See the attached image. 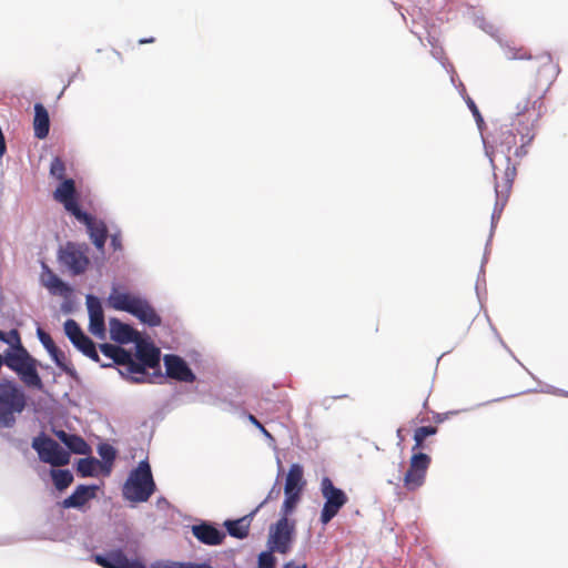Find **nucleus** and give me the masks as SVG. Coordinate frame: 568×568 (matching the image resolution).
I'll use <instances>...</instances> for the list:
<instances>
[{"label":"nucleus","instance_id":"obj_1","mask_svg":"<svg viewBox=\"0 0 568 568\" xmlns=\"http://www.w3.org/2000/svg\"><path fill=\"white\" fill-rule=\"evenodd\" d=\"M144 532L125 520H115L104 535L102 551H93L89 560L101 568H151L143 556Z\"/></svg>","mask_w":568,"mask_h":568},{"label":"nucleus","instance_id":"obj_2","mask_svg":"<svg viewBox=\"0 0 568 568\" xmlns=\"http://www.w3.org/2000/svg\"><path fill=\"white\" fill-rule=\"evenodd\" d=\"M161 352L146 338L134 342L129 349L128 367H124V381L130 384H163L165 375L160 365Z\"/></svg>","mask_w":568,"mask_h":568},{"label":"nucleus","instance_id":"obj_3","mask_svg":"<svg viewBox=\"0 0 568 568\" xmlns=\"http://www.w3.org/2000/svg\"><path fill=\"white\" fill-rule=\"evenodd\" d=\"M510 125L501 124L494 133L481 136V142L485 155L488 158L490 166L494 172V178L497 180V161L505 163L504 180L507 184V190H511L513 183L517 175V164L511 163L510 152L517 143V134Z\"/></svg>","mask_w":568,"mask_h":568},{"label":"nucleus","instance_id":"obj_4","mask_svg":"<svg viewBox=\"0 0 568 568\" xmlns=\"http://www.w3.org/2000/svg\"><path fill=\"white\" fill-rule=\"evenodd\" d=\"M31 447L37 452L40 462L54 466L67 465L71 454L84 455L90 449L85 439L78 434L70 435L65 445L62 446L44 432H40L32 438Z\"/></svg>","mask_w":568,"mask_h":568},{"label":"nucleus","instance_id":"obj_5","mask_svg":"<svg viewBox=\"0 0 568 568\" xmlns=\"http://www.w3.org/2000/svg\"><path fill=\"white\" fill-rule=\"evenodd\" d=\"M28 395L23 385L13 377L0 379V429L12 428L26 409Z\"/></svg>","mask_w":568,"mask_h":568},{"label":"nucleus","instance_id":"obj_6","mask_svg":"<svg viewBox=\"0 0 568 568\" xmlns=\"http://www.w3.org/2000/svg\"><path fill=\"white\" fill-rule=\"evenodd\" d=\"M6 357L8 358L7 367L18 376L26 387L38 392L44 390V384L38 372L41 362L24 345L16 348L7 347Z\"/></svg>","mask_w":568,"mask_h":568},{"label":"nucleus","instance_id":"obj_7","mask_svg":"<svg viewBox=\"0 0 568 568\" xmlns=\"http://www.w3.org/2000/svg\"><path fill=\"white\" fill-rule=\"evenodd\" d=\"M156 489L149 458L145 457L129 471L122 485V496L130 503L141 504L146 503Z\"/></svg>","mask_w":568,"mask_h":568},{"label":"nucleus","instance_id":"obj_8","mask_svg":"<svg viewBox=\"0 0 568 568\" xmlns=\"http://www.w3.org/2000/svg\"><path fill=\"white\" fill-rule=\"evenodd\" d=\"M320 490L324 498V504L318 520L323 526H326L348 503V496L342 488L335 486L332 478L328 476L322 477Z\"/></svg>","mask_w":568,"mask_h":568},{"label":"nucleus","instance_id":"obj_9","mask_svg":"<svg viewBox=\"0 0 568 568\" xmlns=\"http://www.w3.org/2000/svg\"><path fill=\"white\" fill-rule=\"evenodd\" d=\"M295 537V519L280 516L275 523L270 525L266 547L275 549L281 555H286L291 551Z\"/></svg>","mask_w":568,"mask_h":568},{"label":"nucleus","instance_id":"obj_10","mask_svg":"<svg viewBox=\"0 0 568 568\" xmlns=\"http://www.w3.org/2000/svg\"><path fill=\"white\" fill-rule=\"evenodd\" d=\"M89 251L90 247L87 243L68 241L64 246H59L57 260L70 274L80 275L90 264Z\"/></svg>","mask_w":568,"mask_h":568},{"label":"nucleus","instance_id":"obj_11","mask_svg":"<svg viewBox=\"0 0 568 568\" xmlns=\"http://www.w3.org/2000/svg\"><path fill=\"white\" fill-rule=\"evenodd\" d=\"M102 485L78 484L71 494L58 503L62 509H75L82 514L91 509L92 501L98 498Z\"/></svg>","mask_w":568,"mask_h":568},{"label":"nucleus","instance_id":"obj_12","mask_svg":"<svg viewBox=\"0 0 568 568\" xmlns=\"http://www.w3.org/2000/svg\"><path fill=\"white\" fill-rule=\"evenodd\" d=\"M430 464L432 457L428 454L410 455L408 469L403 477V485L406 490L415 491L425 484Z\"/></svg>","mask_w":568,"mask_h":568},{"label":"nucleus","instance_id":"obj_13","mask_svg":"<svg viewBox=\"0 0 568 568\" xmlns=\"http://www.w3.org/2000/svg\"><path fill=\"white\" fill-rule=\"evenodd\" d=\"M85 306L89 316V333L98 339L104 341L106 337L104 301L93 293H88L85 295Z\"/></svg>","mask_w":568,"mask_h":568},{"label":"nucleus","instance_id":"obj_14","mask_svg":"<svg viewBox=\"0 0 568 568\" xmlns=\"http://www.w3.org/2000/svg\"><path fill=\"white\" fill-rule=\"evenodd\" d=\"M194 538L205 546H220L226 538L224 529L215 521L199 519L190 526Z\"/></svg>","mask_w":568,"mask_h":568},{"label":"nucleus","instance_id":"obj_15","mask_svg":"<svg viewBox=\"0 0 568 568\" xmlns=\"http://www.w3.org/2000/svg\"><path fill=\"white\" fill-rule=\"evenodd\" d=\"M165 379L173 378L183 383H192L196 379V375L191 368L189 362L178 354H165L163 357Z\"/></svg>","mask_w":568,"mask_h":568},{"label":"nucleus","instance_id":"obj_16","mask_svg":"<svg viewBox=\"0 0 568 568\" xmlns=\"http://www.w3.org/2000/svg\"><path fill=\"white\" fill-rule=\"evenodd\" d=\"M101 352L103 356L111 359L109 363H104L100 359L99 365L102 368H114L119 373L120 377L124 379V367H128L129 349L122 347L119 344L101 343L98 344V352Z\"/></svg>","mask_w":568,"mask_h":568},{"label":"nucleus","instance_id":"obj_17","mask_svg":"<svg viewBox=\"0 0 568 568\" xmlns=\"http://www.w3.org/2000/svg\"><path fill=\"white\" fill-rule=\"evenodd\" d=\"M141 295L123 288L118 283H112L111 291L104 303L112 310L130 314Z\"/></svg>","mask_w":568,"mask_h":568},{"label":"nucleus","instance_id":"obj_18","mask_svg":"<svg viewBox=\"0 0 568 568\" xmlns=\"http://www.w3.org/2000/svg\"><path fill=\"white\" fill-rule=\"evenodd\" d=\"M130 315L149 327H159L162 325L161 315L144 295H141V297L136 300Z\"/></svg>","mask_w":568,"mask_h":568},{"label":"nucleus","instance_id":"obj_19","mask_svg":"<svg viewBox=\"0 0 568 568\" xmlns=\"http://www.w3.org/2000/svg\"><path fill=\"white\" fill-rule=\"evenodd\" d=\"M87 229L89 239L95 250L100 253L102 263L105 260V241L109 235V229L106 223L101 219L89 220L87 224H83Z\"/></svg>","mask_w":568,"mask_h":568},{"label":"nucleus","instance_id":"obj_20","mask_svg":"<svg viewBox=\"0 0 568 568\" xmlns=\"http://www.w3.org/2000/svg\"><path fill=\"white\" fill-rule=\"evenodd\" d=\"M110 338L121 346L134 343L135 331L118 317L109 318Z\"/></svg>","mask_w":568,"mask_h":568},{"label":"nucleus","instance_id":"obj_21","mask_svg":"<svg viewBox=\"0 0 568 568\" xmlns=\"http://www.w3.org/2000/svg\"><path fill=\"white\" fill-rule=\"evenodd\" d=\"M33 135L38 140H44L50 132V115L48 109L42 102H36L33 105Z\"/></svg>","mask_w":568,"mask_h":568},{"label":"nucleus","instance_id":"obj_22","mask_svg":"<svg viewBox=\"0 0 568 568\" xmlns=\"http://www.w3.org/2000/svg\"><path fill=\"white\" fill-rule=\"evenodd\" d=\"M511 190H507L506 181L504 180V190H499V184L495 183V193H496V201L494 205V210L490 216V231L488 236V243H491L495 230L497 227V224L500 220L501 213L507 204L509 194Z\"/></svg>","mask_w":568,"mask_h":568},{"label":"nucleus","instance_id":"obj_23","mask_svg":"<svg viewBox=\"0 0 568 568\" xmlns=\"http://www.w3.org/2000/svg\"><path fill=\"white\" fill-rule=\"evenodd\" d=\"M73 467L80 478L97 477L102 474V464L94 456H85L75 459Z\"/></svg>","mask_w":568,"mask_h":568},{"label":"nucleus","instance_id":"obj_24","mask_svg":"<svg viewBox=\"0 0 568 568\" xmlns=\"http://www.w3.org/2000/svg\"><path fill=\"white\" fill-rule=\"evenodd\" d=\"M50 359L54 365L64 373L71 381L75 383L81 382V376L75 369L71 361H69L62 349L55 347L53 351L48 353Z\"/></svg>","mask_w":568,"mask_h":568},{"label":"nucleus","instance_id":"obj_25","mask_svg":"<svg viewBox=\"0 0 568 568\" xmlns=\"http://www.w3.org/2000/svg\"><path fill=\"white\" fill-rule=\"evenodd\" d=\"M306 484L303 465L300 463H292L285 476L284 488L304 493Z\"/></svg>","mask_w":568,"mask_h":568},{"label":"nucleus","instance_id":"obj_26","mask_svg":"<svg viewBox=\"0 0 568 568\" xmlns=\"http://www.w3.org/2000/svg\"><path fill=\"white\" fill-rule=\"evenodd\" d=\"M97 453L102 464V475L110 476L118 450L106 442H102L97 446Z\"/></svg>","mask_w":568,"mask_h":568},{"label":"nucleus","instance_id":"obj_27","mask_svg":"<svg viewBox=\"0 0 568 568\" xmlns=\"http://www.w3.org/2000/svg\"><path fill=\"white\" fill-rule=\"evenodd\" d=\"M73 347L93 362H100L98 344L85 333L72 343Z\"/></svg>","mask_w":568,"mask_h":568},{"label":"nucleus","instance_id":"obj_28","mask_svg":"<svg viewBox=\"0 0 568 568\" xmlns=\"http://www.w3.org/2000/svg\"><path fill=\"white\" fill-rule=\"evenodd\" d=\"M151 568H214L209 560L179 561L172 559H156L151 562Z\"/></svg>","mask_w":568,"mask_h":568},{"label":"nucleus","instance_id":"obj_29","mask_svg":"<svg viewBox=\"0 0 568 568\" xmlns=\"http://www.w3.org/2000/svg\"><path fill=\"white\" fill-rule=\"evenodd\" d=\"M303 494L304 493L293 491L291 489L284 488V499L281 506L280 516L285 518L292 516L302 501Z\"/></svg>","mask_w":568,"mask_h":568},{"label":"nucleus","instance_id":"obj_30","mask_svg":"<svg viewBox=\"0 0 568 568\" xmlns=\"http://www.w3.org/2000/svg\"><path fill=\"white\" fill-rule=\"evenodd\" d=\"M61 204L63 205L64 210L82 225L87 224L89 220H94V215L83 209L82 205L77 201L75 196L61 202Z\"/></svg>","mask_w":568,"mask_h":568},{"label":"nucleus","instance_id":"obj_31","mask_svg":"<svg viewBox=\"0 0 568 568\" xmlns=\"http://www.w3.org/2000/svg\"><path fill=\"white\" fill-rule=\"evenodd\" d=\"M222 526L224 527V532H226V536L229 535L240 540L246 539L250 535L248 528L244 525L240 517L226 518Z\"/></svg>","mask_w":568,"mask_h":568},{"label":"nucleus","instance_id":"obj_32","mask_svg":"<svg viewBox=\"0 0 568 568\" xmlns=\"http://www.w3.org/2000/svg\"><path fill=\"white\" fill-rule=\"evenodd\" d=\"M54 488L62 493L64 491L74 480L73 473L69 468H52L50 470Z\"/></svg>","mask_w":568,"mask_h":568},{"label":"nucleus","instance_id":"obj_33","mask_svg":"<svg viewBox=\"0 0 568 568\" xmlns=\"http://www.w3.org/2000/svg\"><path fill=\"white\" fill-rule=\"evenodd\" d=\"M43 287H45L51 295L61 297L67 294L70 295L71 292H75L74 286L59 275L51 277L48 283H44Z\"/></svg>","mask_w":568,"mask_h":568},{"label":"nucleus","instance_id":"obj_34","mask_svg":"<svg viewBox=\"0 0 568 568\" xmlns=\"http://www.w3.org/2000/svg\"><path fill=\"white\" fill-rule=\"evenodd\" d=\"M74 196V181L71 178H65L57 185L53 191V199L61 203Z\"/></svg>","mask_w":568,"mask_h":568},{"label":"nucleus","instance_id":"obj_35","mask_svg":"<svg viewBox=\"0 0 568 568\" xmlns=\"http://www.w3.org/2000/svg\"><path fill=\"white\" fill-rule=\"evenodd\" d=\"M440 64L449 73L450 83L458 91V93L463 98V100H465V98L467 99V97H469V95L466 91L464 83L458 79V75L455 71L453 63H450L447 59H444L440 61Z\"/></svg>","mask_w":568,"mask_h":568},{"label":"nucleus","instance_id":"obj_36","mask_svg":"<svg viewBox=\"0 0 568 568\" xmlns=\"http://www.w3.org/2000/svg\"><path fill=\"white\" fill-rule=\"evenodd\" d=\"M542 98H544V94L539 95L531 103H530V98H528L524 103L519 102L517 104V112L515 113V116L518 118V116L523 115L524 113H526L529 110V108H531L534 110H537L536 121H538L542 114V108H544Z\"/></svg>","mask_w":568,"mask_h":568},{"label":"nucleus","instance_id":"obj_37","mask_svg":"<svg viewBox=\"0 0 568 568\" xmlns=\"http://www.w3.org/2000/svg\"><path fill=\"white\" fill-rule=\"evenodd\" d=\"M276 552L273 548H267L257 554L256 568H275L278 559L274 555Z\"/></svg>","mask_w":568,"mask_h":568},{"label":"nucleus","instance_id":"obj_38","mask_svg":"<svg viewBox=\"0 0 568 568\" xmlns=\"http://www.w3.org/2000/svg\"><path fill=\"white\" fill-rule=\"evenodd\" d=\"M63 332L72 344L75 339L83 335L84 331L80 324L73 318H67L63 323Z\"/></svg>","mask_w":568,"mask_h":568},{"label":"nucleus","instance_id":"obj_39","mask_svg":"<svg viewBox=\"0 0 568 568\" xmlns=\"http://www.w3.org/2000/svg\"><path fill=\"white\" fill-rule=\"evenodd\" d=\"M489 245H490V243H488V241H487L486 245H485V252H484V256H483V260H481V265H480V268H479L477 282H476V285H475V291H476V294H477V297H478L479 302H481V293H480L481 284L484 285V290L486 291L485 264L488 261Z\"/></svg>","mask_w":568,"mask_h":568},{"label":"nucleus","instance_id":"obj_40","mask_svg":"<svg viewBox=\"0 0 568 568\" xmlns=\"http://www.w3.org/2000/svg\"><path fill=\"white\" fill-rule=\"evenodd\" d=\"M464 101L474 116V120L476 122V125L480 133V136H483L484 131L486 129V123H485L484 116L481 115L476 102L470 97H467V99L465 98Z\"/></svg>","mask_w":568,"mask_h":568},{"label":"nucleus","instance_id":"obj_41","mask_svg":"<svg viewBox=\"0 0 568 568\" xmlns=\"http://www.w3.org/2000/svg\"><path fill=\"white\" fill-rule=\"evenodd\" d=\"M276 463H277V477L273 484V486L271 487V489L268 490L266 497L263 499V503L266 505L267 503H270L271 500L273 499H276L280 497L281 495V487H280V476L283 474V466H282V463L280 460V458L277 457L276 459Z\"/></svg>","mask_w":568,"mask_h":568},{"label":"nucleus","instance_id":"obj_42","mask_svg":"<svg viewBox=\"0 0 568 568\" xmlns=\"http://www.w3.org/2000/svg\"><path fill=\"white\" fill-rule=\"evenodd\" d=\"M487 320H488V323H489V328L490 331L493 332L495 338L498 341V343L507 351V353L534 378L537 381L536 376L530 372L528 371L524 364L516 357V355L514 354V352L508 347V345L505 343V341L503 339V337L500 336L498 329L496 328V326L491 323L490 318L487 316Z\"/></svg>","mask_w":568,"mask_h":568},{"label":"nucleus","instance_id":"obj_43","mask_svg":"<svg viewBox=\"0 0 568 568\" xmlns=\"http://www.w3.org/2000/svg\"><path fill=\"white\" fill-rule=\"evenodd\" d=\"M487 320H488V323H489V328L490 331L493 332L495 338L498 341V343L507 351V353L534 378L537 381L536 376L530 372L528 371L524 364L516 357V355L514 354V352L508 347V345L505 343V341L503 339V337L500 336L498 329L496 328V326L491 323L490 318L487 316Z\"/></svg>","mask_w":568,"mask_h":568},{"label":"nucleus","instance_id":"obj_44","mask_svg":"<svg viewBox=\"0 0 568 568\" xmlns=\"http://www.w3.org/2000/svg\"><path fill=\"white\" fill-rule=\"evenodd\" d=\"M487 320H488V323H489V328L490 331L493 332L495 338L498 341V343L507 351V353L534 378L537 381L536 376L530 372L528 371L524 364L516 357V355L514 354V352L508 347V345L505 343V341L503 339V337L500 336L498 329L496 328V326L491 323L490 318L487 316Z\"/></svg>","mask_w":568,"mask_h":568},{"label":"nucleus","instance_id":"obj_45","mask_svg":"<svg viewBox=\"0 0 568 568\" xmlns=\"http://www.w3.org/2000/svg\"><path fill=\"white\" fill-rule=\"evenodd\" d=\"M536 134L535 133H524L520 136V145L517 146L514 151V155L517 159H523L528 154V146L532 143L535 140Z\"/></svg>","mask_w":568,"mask_h":568},{"label":"nucleus","instance_id":"obj_46","mask_svg":"<svg viewBox=\"0 0 568 568\" xmlns=\"http://www.w3.org/2000/svg\"><path fill=\"white\" fill-rule=\"evenodd\" d=\"M178 393H172L169 398L164 399L160 407L154 412V416L156 418H164V416L170 413L175 406L174 402L176 400Z\"/></svg>","mask_w":568,"mask_h":568},{"label":"nucleus","instance_id":"obj_47","mask_svg":"<svg viewBox=\"0 0 568 568\" xmlns=\"http://www.w3.org/2000/svg\"><path fill=\"white\" fill-rule=\"evenodd\" d=\"M37 338L39 339L42 347L45 349L47 353L53 351L55 347H58L51 336L42 329V327L38 324L36 329Z\"/></svg>","mask_w":568,"mask_h":568},{"label":"nucleus","instance_id":"obj_48","mask_svg":"<svg viewBox=\"0 0 568 568\" xmlns=\"http://www.w3.org/2000/svg\"><path fill=\"white\" fill-rule=\"evenodd\" d=\"M49 173H50V175L53 179L61 180V181L63 179H65L64 178L65 165H64L63 161L60 158L55 156V158L52 159V161L50 163Z\"/></svg>","mask_w":568,"mask_h":568},{"label":"nucleus","instance_id":"obj_49","mask_svg":"<svg viewBox=\"0 0 568 568\" xmlns=\"http://www.w3.org/2000/svg\"><path fill=\"white\" fill-rule=\"evenodd\" d=\"M63 301L61 303L60 310L63 314H73L78 308V301L75 297V292H71L70 295L62 296Z\"/></svg>","mask_w":568,"mask_h":568},{"label":"nucleus","instance_id":"obj_50","mask_svg":"<svg viewBox=\"0 0 568 568\" xmlns=\"http://www.w3.org/2000/svg\"><path fill=\"white\" fill-rule=\"evenodd\" d=\"M6 440L10 444V446L21 452L22 454L29 453V442L27 438H19L7 434Z\"/></svg>","mask_w":568,"mask_h":568},{"label":"nucleus","instance_id":"obj_51","mask_svg":"<svg viewBox=\"0 0 568 568\" xmlns=\"http://www.w3.org/2000/svg\"><path fill=\"white\" fill-rule=\"evenodd\" d=\"M2 343L7 344L8 347L14 348L20 347V345H23L20 337V333L16 328H12L7 333L4 332Z\"/></svg>","mask_w":568,"mask_h":568},{"label":"nucleus","instance_id":"obj_52","mask_svg":"<svg viewBox=\"0 0 568 568\" xmlns=\"http://www.w3.org/2000/svg\"><path fill=\"white\" fill-rule=\"evenodd\" d=\"M475 24L481 29L484 32L491 37H496L498 30L497 28L491 23L488 22L484 17L476 16L475 17Z\"/></svg>","mask_w":568,"mask_h":568},{"label":"nucleus","instance_id":"obj_53","mask_svg":"<svg viewBox=\"0 0 568 568\" xmlns=\"http://www.w3.org/2000/svg\"><path fill=\"white\" fill-rule=\"evenodd\" d=\"M437 432L438 428L433 425L419 426L414 429V434L423 440H425L427 437L436 435Z\"/></svg>","mask_w":568,"mask_h":568},{"label":"nucleus","instance_id":"obj_54","mask_svg":"<svg viewBox=\"0 0 568 568\" xmlns=\"http://www.w3.org/2000/svg\"><path fill=\"white\" fill-rule=\"evenodd\" d=\"M58 276L57 273L52 271V268L44 262L41 261V273L39 276V282L41 286H44V283H48L51 277Z\"/></svg>","mask_w":568,"mask_h":568},{"label":"nucleus","instance_id":"obj_55","mask_svg":"<svg viewBox=\"0 0 568 568\" xmlns=\"http://www.w3.org/2000/svg\"><path fill=\"white\" fill-rule=\"evenodd\" d=\"M110 246L114 252L123 251L122 233L120 229H116L115 232L110 235Z\"/></svg>","mask_w":568,"mask_h":568},{"label":"nucleus","instance_id":"obj_56","mask_svg":"<svg viewBox=\"0 0 568 568\" xmlns=\"http://www.w3.org/2000/svg\"><path fill=\"white\" fill-rule=\"evenodd\" d=\"M265 506V504L263 503V500L255 507L253 508L248 514L240 517L242 519V521L244 523V525L250 529L251 528V524L254 519V517L258 514V511Z\"/></svg>","mask_w":568,"mask_h":568},{"label":"nucleus","instance_id":"obj_57","mask_svg":"<svg viewBox=\"0 0 568 568\" xmlns=\"http://www.w3.org/2000/svg\"><path fill=\"white\" fill-rule=\"evenodd\" d=\"M265 506V504L263 503V500L255 507L253 508L248 514L240 517L242 519V521L244 523V525L250 529L251 528V524L254 519V517L258 514V511Z\"/></svg>","mask_w":568,"mask_h":568},{"label":"nucleus","instance_id":"obj_58","mask_svg":"<svg viewBox=\"0 0 568 568\" xmlns=\"http://www.w3.org/2000/svg\"><path fill=\"white\" fill-rule=\"evenodd\" d=\"M265 506V504L263 503V500L255 507L253 508L248 514L240 517L242 519V521L244 523V525L250 529L251 528V524L254 519V517L258 514V511Z\"/></svg>","mask_w":568,"mask_h":568},{"label":"nucleus","instance_id":"obj_59","mask_svg":"<svg viewBox=\"0 0 568 568\" xmlns=\"http://www.w3.org/2000/svg\"><path fill=\"white\" fill-rule=\"evenodd\" d=\"M51 432L59 439V442L62 444V446L65 445V443L69 439V436L72 435V433H68L62 428H57L55 426H51Z\"/></svg>","mask_w":568,"mask_h":568},{"label":"nucleus","instance_id":"obj_60","mask_svg":"<svg viewBox=\"0 0 568 568\" xmlns=\"http://www.w3.org/2000/svg\"><path fill=\"white\" fill-rule=\"evenodd\" d=\"M537 122L538 121H536V119L530 124H523L520 121H518V128L516 129V131L519 134V136H521V134L524 133H535L534 128Z\"/></svg>","mask_w":568,"mask_h":568},{"label":"nucleus","instance_id":"obj_61","mask_svg":"<svg viewBox=\"0 0 568 568\" xmlns=\"http://www.w3.org/2000/svg\"><path fill=\"white\" fill-rule=\"evenodd\" d=\"M458 413H459V410H450V412H446V413H434L433 418H434L435 423L440 424V423H444L446 419H448L450 415H456Z\"/></svg>","mask_w":568,"mask_h":568},{"label":"nucleus","instance_id":"obj_62","mask_svg":"<svg viewBox=\"0 0 568 568\" xmlns=\"http://www.w3.org/2000/svg\"><path fill=\"white\" fill-rule=\"evenodd\" d=\"M414 445L410 449L412 454H425L422 449L425 447L424 440L413 434Z\"/></svg>","mask_w":568,"mask_h":568},{"label":"nucleus","instance_id":"obj_63","mask_svg":"<svg viewBox=\"0 0 568 568\" xmlns=\"http://www.w3.org/2000/svg\"><path fill=\"white\" fill-rule=\"evenodd\" d=\"M508 59L509 60H531L532 55L528 53L519 54L518 50L516 49H509Z\"/></svg>","mask_w":568,"mask_h":568},{"label":"nucleus","instance_id":"obj_64","mask_svg":"<svg viewBox=\"0 0 568 568\" xmlns=\"http://www.w3.org/2000/svg\"><path fill=\"white\" fill-rule=\"evenodd\" d=\"M186 358H189L191 363L196 365L202 362V354L196 349H190L186 353Z\"/></svg>","mask_w":568,"mask_h":568}]
</instances>
